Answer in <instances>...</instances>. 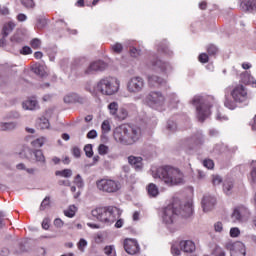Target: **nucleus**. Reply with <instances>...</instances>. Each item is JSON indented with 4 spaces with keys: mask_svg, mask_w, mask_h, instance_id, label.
I'll return each instance as SVG.
<instances>
[{
    "mask_svg": "<svg viewBox=\"0 0 256 256\" xmlns=\"http://www.w3.org/2000/svg\"><path fill=\"white\" fill-rule=\"evenodd\" d=\"M124 249L128 255H137L141 248L139 247V242L135 239L127 238L124 241Z\"/></svg>",
    "mask_w": 256,
    "mask_h": 256,
    "instance_id": "nucleus-14",
    "label": "nucleus"
},
{
    "mask_svg": "<svg viewBox=\"0 0 256 256\" xmlns=\"http://www.w3.org/2000/svg\"><path fill=\"white\" fill-rule=\"evenodd\" d=\"M226 249L230 251L231 256H245L247 255V249L243 242L228 243Z\"/></svg>",
    "mask_w": 256,
    "mask_h": 256,
    "instance_id": "nucleus-11",
    "label": "nucleus"
},
{
    "mask_svg": "<svg viewBox=\"0 0 256 256\" xmlns=\"http://www.w3.org/2000/svg\"><path fill=\"white\" fill-rule=\"evenodd\" d=\"M104 253L107 256H116L115 246L114 245L105 246L104 247Z\"/></svg>",
    "mask_w": 256,
    "mask_h": 256,
    "instance_id": "nucleus-37",
    "label": "nucleus"
},
{
    "mask_svg": "<svg viewBox=\"0 0 256 256\" xmlns=\"http://www.w3.org/2000/svg\"><path fill=\"white\" fill-rule=\"evenodd\" d=\"M96 137H97V130H90L87 133V138L88 139H96Z\"/></svg>",
    "mask_w": 256,
    "mask_h": 256,
    "instance_id": "nucleus-62",
    "label": "nucleus"
},
{
    "mask_svg": "<svg viewBox=\"0 0 256 256\" xmlns=\"http://www.w3.org/2000/svg\"><path fill=\"white\" fill-rule=\"evenodd\" d=\"M242 11H256V0H239Z\"/></svg>",
    "mask_w": 256,
    "mask_h": 256,
    "instance_id": "nucleus-25",
    "label": "nucleus"
},
{
    "mask_svg": "<svg viewBox=\"0 0 256 256\" xmlns=\"http://www.w3.org/2000/svg\"><path fill=\"white\" fill-rule=\"evenodd\" d=\"M203 165L206 167V169H213L215 167V163L211 159L204 160Z\"/></svg>",
    "mask_w": 256,
    "mask_h": 256,
    "instance_id": "nucleus-55",
    "label": "nucleus"
},
{
    "mask_svg": "<svg viewBox=\"0 0 256 256\" xmlns=\"http://www.w3.org/2000/svg\"><path fill=\"white\" fill-rule=\"evenodd\" d=\"M76 207L75 206H70L68 210L64 211V214L66 217H75V211H76Z\"/></svg>",
    "mask_w": 256,
    "mask_h": 256,
    "instance_id": "nucleus-47",
    "label": "nucleus"
},
{
    "mask_svg": "<svg viewBox=\"0 0 256 256\" xmlns=\"http://www.w3.org/2000/svg\"><path fill=\"white\" fill-rule=\"evenodd\" d=\"M249 217H251V211L244 205L235 206L230 215L232 223H247Z\"/></svg>",
    "mask_w": 256,
    "mask_h": 256,
    "instance_id": "nucleus-6",
    "label": "nucleus"
},
{
    "mask_svg": "<svg viewBox=\"0 0 256 256\" xmlns=\"http://www.w3.org/2000/svg\"><path fill=\"white\" fill-rule=\"evenodd\" d=\"M147 101L152 109H158L165 105V96L159 91H151L147 96Z\"/></svg>",
    "mask_w": 256,
    "mask_h": 256,
    "instance_id": "nucleus-10",
    "label": "nucleus"
},
{
    "mask_svg": "<svg viewBox=\"0 0 256 256\" xmlns=\"http://www.w3.org/2000/svg\"><path fill=\"white\" fill-rule=\"evenodd\" d=\"M98 153L99 155H107V153H109V147L105 144H100L98 147Z\"/></svg>",
    "mask_w": 256,
    "mask_h": 256,
    "instance_id": "nucleus-48",
    "label": "nucleus"
},
{
    "mask_svg": "<svg viewBox=\"0 0 256 256\" xmlns=\"http://www.w3.org/2000/svg\"><path fill=\"white\" fill-rule=\"evenodd\" d=\"M214 230L216 233H221L223 231V223L222 222H216L214 224Z\"/></svg>",
    "mask_w": 256,
    "mask_h": 256,
    "instance_id": "nucleus-61",
    "label": "nucleus"
},
{
    "mask_svg": "<svg viewBox=\"0 0 256 256\" xmlns=\"http://www.w3.org/2000/svg\"><path fill=\"white\" fill-rule=\"evenodd\" d=\"M30 45L32 49H39L41 47V40L38 38H34L31 42Z\"/></svg>",
    "mask_w": 256,
    "mask_h": 256,
    "instance_id": "nucleus-53",
    "label": "nucleus"
},
{
    "mask_svg": "<svg viewBox=\"0 0 256 256\" xmlns=\"http://www.w3.org/2000/svg\"><path fill=\"white\" fill-rule=\"evenodd\" d=\"M15 27H16V24L15 22H12V21L4 24L2 28L3 37H9V34L13 33V29H15Z\"/></svg>",
    "mask_w": 256,
    "mask_h": 256,
    "instance_id": "nucleus-27",
    "label": "nucleus"
},
{
    "mask_svg": "<svg viewBox=\"0 0 256 256\" xmlns=\"http://www.w3.org/2000/svg\"><path fill=\"white\" fill-rule=\"evenodd\" d=\"M147 191H148L149 197H157V195H159V188L157 187V185L153 183L148 185Z\"/></svg>",
    "mask_w": 256,
    "mask_h": 256,
    "instance_id": "nucleus-31",
    "label": "nucleus"
},
{
    "mask_svg": "<svg viewBox=\"0 0 256 256\" xmlns=\"http://www.w3.org/2000/svg\"><path fill=\"white\" fill-rule=\"evenodd\" d=\"M148 83L151 87H165L167 85V80L157 75H149Z\"/></svg>",
    "mask_w": 256,
    "mask_h": 256,
    "instance_id": "nucleus-21",
    "label": "nucleus"
},
{
    "mask_svg": "<svg viewBox=\"0 0 256 256\" xmlns=\"http://www.w3.org/2000/svg\"><path fill=\"white\" fill-rule=\"evenodd\" d=\"M130 55H131V57H134V59H137V57H139L141 55V50H139L135 47H132V48H130Z\"/></svg>",
    "mask_w": 256,
    "mask_h": 256,
    "instance_id": "nucleus-54",
    "label": "nucleus"
},
{
    "mask_svg": "<svg viewBox=\"0 0 256 256\" xmlns=\"http://www.w3.org/2000/svg\"><path fill=\"white\" fill-rule=\"evenodd\" d=\"M97 189L103 191V193H117L121 189V183L119 181L111 179H102L96 182Z\"/></svg>",
    "mask_w": 256,
    "mask_h": 256,
    "instance_id": "nucleus-8",
    "label": "nucleus"
},
{
    "mask_svg": "<svg viewBox=\"0 0 256 256\" xmlns=\"http://www.w3.org/2000/svg\"><path fill=\"white\" fill-rule=\"evenodd\" d=\"M240 81L244 83V85L256 87V79L251 75V72L249 71H245L240 75Z\"/></svg>",
    "mask_w": 256,
    "mask_h": 256,
    "instance_id": "nucleus-22",
    "label": "nucleus"
},
{
    "mask_svg": "<svg viewBox=\"0 0 256 256\" xmlns=\"http://www.w3.org/2000/svg\"><path fill=\"white\" fill-rule=\"evenodd\" d=\"M239 235H241V230L239 229V227H232L230 229V237L235 239L239 237Z\"/></svg>",
    "mask_w": 256,
    "mask_h": 256,
    "instance_id": "nucleus-45",
    "label": "nucleus"
},
{
    "mask_svg": "<svg viewBox=\"0 0 256 256\" xmlns=\"http://www.w3.org/2000/svg\"><path fill=\"white\" fill-rule=\"evenodd\" d=\"M101 129L103 133H109V131H111V124H109V121L105 120L101 125Z\"/></svg>",
    "mask_w": 256,
    "mask_h": 256,
    "instance_id": "nucleus-52",
    "label": "nucleus"
},
{
    "mask_svg": "<svg viewBox=\"0 0 256 256\" xmlns=\"http://www.w3.org/2000/svg\"><path fill=\"white\" fill-rule=\"evenodd\" d=\"M215 203H217V200L215 197L211 195H206L202 199V209L204 213H209V211H213L215 208Z\"/></svg>",
    "mask_w": 256,
    "mask_h": 256,
    "instance_id": "nucleus-18",
    "label": "nucleus"
},
{
    "mask_svg": "<svg viewBox=\"0 0 256 256\" xmlns=\"http://www.w3.org/2000/svg\"><path fill=\"white\" fill-rule=\"evenodd\" d=\"M161 179L168 187H175L185 183V174L181 169L173 166H163L157 169L154 179Z\"/></svg>",
    "mask_w": 256,
    "mask_h": 256,
    "instance_id": "nucleus-1",
    "label": "nucleus"
},
{
    "mask_svg": "<svg viewBox=\"0 0 256 256\" xmlns=\"http://www.w3.org/2000/svg\"><path fill=\"white\" fill-rule=\"evenodd\" d=\"M50 203H51V198L45 197V199L42 201V203L40 205L41 211H45V209H47V207H49Z\"/></svg>",
    "mask_w": 256,
    "mask_h": 256,
    "instance_id": "nucleus-50",
    "label": "nucleus"
},
{
    "mask_svg": "<svg viewBox=\"0 0 256 256\" xmlns=\"http://www.w3.org/2000/svg\"><path fill=\"white\" fill-rule=\"evenodd\" d=\"M129 117V112L125 108H120L115 116L118 121H125Z\"/></svg>",
    "mask_w": 256,
    "mask_h": 256,
    "instance_id": "nucleus-32",
    "label": "nucleus"
},
{
    "mask_svg": "<svg viewBox=\"0 0 256 256\" xmlns=\"http://www.w3.org/2000/svg\"><path fill=\"white\" fill-rule=\"evenodd\" d=\"M91 215L101 223H105V225H113L121 217V211L114 206L99 207L93 209Z\"/></svg>",
    "mask_w": 256,
    "mask_h": 256,
    "instance_id": "nucleus-3",
    "label": "nucleus"
},
{
    "mask_svg": "<svg viewBox=\"0 0 256 256\" xmlns=\"http://www.w3.org/2000/svg\"><path fill=\"white\" fill-rule=\"evenodd\" d=\"M21 5L26 9H33V7H35V2L33 0H21Z\"/></svg>",
    "mask_w": 256,
    "mask_h": 256,
    "instance_id": "nucleus-41",
    "label": "nucleus"
},
{
    "mask_svg": "<svg viewBox=\"0 0 256 256\" xmlns=\"http://www.w3.org/2000/svg\"><path fill=\"white\" fill-rule=\"evenodd\" d=\"M235 182L231 179L226 181V195H231L233 193V187Z\"/></svg>",
    "mask_w": 256,
    "mask_h": 256,
    "instance_id": "nucleus-38",
    "label": "nucleus"
},
{
    "mask_svg": "<svg viewBox=\"0 0 256 256\" xmlns=\"http://www.w3.org/2000/svg\"><path fill=\"white\" fill-rule=\"evenodd\" d=\"M212 183L215 187H217V185L223 183V177H221L219 174L212 175Z\"/></svg>",
    "mask_w": 256,
    "mask_h": 256,
    "instance_id": "nucleus-40",
    "label": "nucleus"
},
{
    "mask_svg": "<svg viewBox=\"0 0 256 256\" xmlns=\"http://www.w3.org/2000/svg\"><path fill=\"white\" fill-rule=\"evenodd\" d=\"M143 135L141 127L131 125H121L114 130V139L122 145H135Z\"/></svg>",
    "mask_w": 256,
    "mask_h": 256,
    "instance_id": "nucleus-2",
    "label": "nucleus"
},
{
    "mask_svg": "<svg viewBox=\"0 0 256 256\" xmlns=\"http://www.w3.org/2000/svg\"><path fill=\"white\" fill-rule=\"evenodd\" d=\"M181 251H184V253H193L195 251V242L191 240H182L179 243Z\"/></svg>",
    "mask_w": 256,
    "mask_h": 256,
    "instance_id": "nucleus-23",
    "label": "nucleus"
},
{
    "mask_svg": "<svg viewBox=\"0 0 256 256\" xmlns=\"http://www.w3.org/2000/svg\"><path fill=\"white\" fill-rule=\"evenodd\" d=\"M213 256H225V250L220 246H216L212 253Z\"/></svg>",
    "mask_w": 256,
    "mask_h": 256,
    "instance_id": "nucleus-49",
    "label": "nucleus"
},
{
    "mask_svg": "<svg viewBox=\"0 0 256 256\" xmlns=\"http://www.w3.org/2000/svg\"><path fill=\"white\" fill-rule=\"evenodd\" d=\"M248 241H250V243H254V245H256V235L255 234H250L247 236Z\"/></svg>",
    "mask_w": 256,
    "mask_h": 256,
    "instance_id": "nucleus-63",
    "label": "nucleus"
},
{
    "mask_svg": "<svg viewBox=\"0 0 256 256\" xmlns=\"http://www.w3.org/2000/svg\"><path fill=\"white\" fill-rule=\"evenodd\" d=\"M231 96L237 103H245L248 99L247 89L243 85H238L232 90Z\"/></svg>",
    "mask_w": 256,
    "mask_h": 256,
    "instance_id": "nucleus-12",
    "label": "nucleus"
},
{
    "mask_svg": "<svg viewBox=\"0 0 256 256\" xmlns=\"http://www.w3.org/2000/svg\"><path fill=\"white\" fill-rule=\"evenodd\" d=\"M15 129H17V122L0 121V131H15Z\"/></svg>",
    "mask_w": 256,
    "mask_h": 256,
    "instance_id": "nucleus-26",
    "label": "nucleus"
},
{
    "mask_svg": "<svg viewBox=\"0 0 256 256\" xmlns=\"http://www.w3.org/2000/svg\"><path fill=\"white\" fill-rule=\"evenodd\" d=\"M46 26H47V19L45 18L37 19V23H36L37 29H45Z\"/></svg>",
    "mask_w": 256,
    "mask_h": 256,
    "instance_id": "nucleus-43",
    "label": "nucleus"
},
{
    "mask_svg": "<svg viewBox=\"0 0 256 256\" xmlns=\"http://www.w3.org/2000/svg\"><path fill=\"white\" fill-rule=\"evenodd\" d=\"M56 177H65L66 179H69V177L73 176V170L72 169H64V170H58L55 172Z\"/></svg>",
    "mask_w": 256,
    "mask_h": 256,
    "instance_id": "nucleus-30",
    "label": "nucleus"
},
{
    "mask_svg": "<svg viewBox=\"0 0 256 256\" xmlns=\"http://www.w3.org/2000/svg\"><path fill=\"white\" fill-rule=\"evenodd\" d=\"M151 67L154 71H161L162 73H171L173 66L168 62H163L161 59L154 58L151 61Z\"/></svg>",
    "mask_w": 256,
    "mask_h": 256,
    "instance_id": "nucleus-13",
    "label": "nucleus"
},
{
    "mask_svg": "<svg viewBox=\"0 0 256 256\" xmlns=\"http://www.w3.org/2000/svg\"><path fill=\"white\" fill-rule=\"evenodd\" d=\"M167 130L170 131L171 133H175V131H177V123H175V121L173 120L168 121Z\"/></svg>",
    "mask_w": 256,
    "mask_h": 256,
    "instance_id": "nucleus-42",
    "label": "nucleus"
},
{
    "mask_svg": "<svg viewBox=\"0 0 256 256\" xmlns=\"http://www.w3.org/2000/svg\"><path fill=\"white\" fill-rule=\"evenodd\" d=\"M16 169L18 171H26V173H28V175H35L37 173V171H39V169H37V168H27V166L23 163L17 164Z\"/></svg>",
    "mask_w": 256,
    "mask_h": 256,
    "instance_id": "nucleus-28",
    "label": "nucleus"
},
{
    "mask_svg": "<svg viewBox=\"0 0 256 256\" xmlns=\"http://www.w3.org/2000/svg\"><path fill=\"white\" fill-rule=\"evenodd\" d=\"M213 97L211 96H194L191 104L196 109V117L200 123H203L211 115V103Z\"/></svg>",
    "mask_w": 256,
    "mask_h": 256,
    "instance_id": "nucleus-4",
    "label": "nucleus"
},
{
    "mask_svg": "<svg viewBox=\"0 0 256 256\" xmlns=\"http://www.w3.org/2000/svg\"><path fill=\"white\" fill-rule=\"evenodd\" d=\"M198 59H199L200 63H208L209 55H207L206 53H202L199 55Z\"/></svg>",
    "mask_w": 256,
    "mask_h": 256,
    "instance_id": "nucleus-58",
    "label": "nucleus"
},
{
    "mask_svg": "<svg viewBox=\"0 0 256 256\" xmlns=\"http://www.w3.org/2000/svg\"><path fill=\"white\" fill-rule=\"evenodd\" d=\"M121 82L115 77L102 78L96 86L97 91L102 95H115L119 91Z\"/></svg>",
    "mask_w": 256,
    "mask_h": 256,
    "instance_id": "nucleus-5",
    "label": "nucleus"
},
{
    "mask_svg": "<svg viewBox=\"0 0 256 256\" xmlns=\"http://www.w3.org/2000/svg\"><path fill=\"white\" fill-rule=\"evenodd\" d=\"M46 141H47V138L45 137L37 138L36 140L32 141V146L39 148L42 145H45Z\"/></svg>",
    "mask_w": 256,
    "mask_h": 256,
    "instance_id": "nucleus-39",
    "label": "nucleus"
},
{
    "mask_svg": "<svg viewBox=\"0 0 256 256\" xmlns=\"http://www.w3.org/2000/svg\"><path fill=\"white\" fill-rule=\"evenodd\" d=\"M207 52L209 55H217V53H219V48L213 44H210L207 47Z\"/></svg>",
    "mask_w": 256,
    "mask_h": 256,
    "instance_id": "nucleus-44",
    "label": "nucleus"
},
{
    "mask_svg": "<svg viewBox=\"0 0 256 256\" xmlns=\"http://www.w3.org/2000/svg\"><path fill=\"white\" fill-rule=\"evenodd\" d=\"M84 152H85L86 157H89V158L93 157V145L87 144L84 147Z\"/></svg>",
    "mask_w": 256,
    "mask_h": 256,
    "instance_id": "nucleus-46",
    "label": "nucleus"
},
{
    "mask_svg": "<svg viewBox=\"0 0 256 256\" xmlns=\"http://www.w3.org/2000/svg\"><path fill=\"white\" fill-rule=\"evenodd\" d=\"M107 69V63H105L103 60H97L88 66V68L85 70L86 75H93V73H97L98 71H105Z\"/></svg>",
    "mask_w": 256,
    "mask_h": 256,
    "instance_id": "nucleus-15",
    "label": "nucleus"
},
{
    "mask_svg": "<svg viewBox=\"0 0 256 256\" xmlns=\"http://www.w3.org/2000/svg\"><path fill=\"white\" fill-rule=\"evenodd\" d=\"M177 205V203H172L162 210L161 219L165 225H171L173 221H175V216L177 215Z\"/></svg>",
    "mask_w": 256,
    "mask_h": 256,
    "instance_id": "nucleus-9",
    "label": "nucleus"
},
{
    "mask_svg": "<svg viewBox=\"0 0 256 256\" xmlns=\"http://www.w3.org/2000/svg\"><path fill=\"white\" fill-rule=\"evenodd\" d=\"M111 49L114 53L120 55V53H123V44L116 42L111 45Z\"/></svg>",
    "mask_w": 256,
    "mask_h": 256,
    "instance_id": "nucleus-36",
    "label": "nucleus"
},
{
    "mask_svg": "<svg viewBox=\"0 0 256 256\" xmlns=\"http://www.w3.org/2000/svg\"><path fill=\"white\" fill-rule=\"evenodd\" d=\"M85 247H87V240L81 238L78 242V249L82 253L85 252Z\"/></svg>",
    "mask_w": 256,
    "mask_h": 256,
    "instance_id": "nucleus-51",
    "label": "nucleus"
},
{
    "mask_svg": "<svg viewBox=\"0 0 256 256\" xmlns=\"http://www.w3.org/2000/svg\"><path fill=\"white\" fill-rule=\"evenodd\" d=\"M251 178L253 183H256V167L251 171Z\"/></svg>",
    "mask_w": 256,
    "mask_h": 256,
    "instance_id": "nucleus-64",
    "label": "nucleus"
},
{
    "mask_svg": "<svg viewBox=\"0 0 256 256\" xmlns=\"http://www.w3.org/2000/svg\"><path fill=\"white\" fill-rule=\"evenodd\" d=\"M171 253L173 256H180L181 255V250L176 245H172L171 247Z\"/></svg>",
    "mask_w": 256,
    "mask_h": 256,
    "instance_id": "nucleus-60",
    "label": "nucleus"
},
{
    "mask_svg": "<svg viewBox=\"0 0 256 256\" xmlns=\"http://www.w3.org/2000/svg\"><path fill=\"white\" fill-rule=\"evenodd\" d=\"M21 55H31V53H33V50H31V47L29 46H24L21 51H20Z\"/></svg>",
    "mask_w": 256,
    "mask_h": 256,
    "instance_id": "nucleus-59",
    "label": "nucleus"
},
{
    "mask_svg": "<svg viewBox=\"0 0 256 256\" xmlns=\"http://www.w3.org/2000/svg\"><path fill=\"white\" fill-rule=\"evenodd\" d=\"M37 125L40 129H49V120L45 117H41L38 119Z\"/></svg>",
    "mask_w": 256,
    "mask_h": 256,
    "instance_id": "nucleus-35",
    "label": "nucleus"
},
{
    "mask_svg": "<svg viewBox=\"0 0 256 256\" xmlns=\"http://www.w3.org/2000/svg\"><path fill=\"white\" fill-rule=\"evenodd\" d=\"M32 71L33 73H35V75H39L40 77H45L47 75V72L45 71V66L43 65L32 67Z\"/></svg>",
    "mask_w": 256,
    "mask_h": 256,
    "instance_id": "nucleus-33",
    "label": "nucleus"
},
{
    "mask_svg": "<svg viewBox=\"0 0 256 256\" xmlns=\"http://www.w3.org/2000/svg\"><path fill=\"white\" fill-rule=\"evenodd\" d=\"M32 160L39 167L47 166V158L45 157V154H43V150H39V149L33 150L32 151Z\"/></svg>",
    "mask_w": 256,
    "mask_h": 256,
    "instance_id": "nucleus-17",
    "label": "nucleus"
},
{
    "mask_svg": "<svg viewBox=\"0 0 256 256\" xmlns=\"http://www.w3.org/2000/svg\"><path fill=\"white\" fill-rule=\"evenodd\" d=\"M74 183L77 185V187H83V178H81L80 174L76 175L74 178Z\"/></svg>",
    "mask_w": 256,
    "mask_h": 256,
    "instance_id": "nucleus-56",
    "label": "nucleus"
},
{
    "mask_svg": "<svg viewBox=\"0 0 256 256\" xmlns=\"http://www.w3.org/2000/svg\"><path fill=\"white\" fill-rule=\"evenodd\" d=\"M85 98L81 97L77 93H68L64 96V103H67L68 105H71L73 103H79L80 105H83L85 103Z\"/></svg>",
    "mask_w": 256,
    "mask_h": 256,
    "instance_id": "nucleus-19",
    "label": "nucleus"
},
{
    "mask_svg": "<svg viewBox=\"0 0 256 256\" xmlns=\"http://www.w3.org/2000/svg\"><path fill=\"white\" fill-rule=\"evenodd\" d=\"M186 143H193V145H203V134H195Z\"/></svg>",
    "mask_w": 256,
    "mask_h": 256,
    "instance_id": "nucleus-29",
    "label": "nucleus"
},
{
    "mask_svg": "<svg viewBox=\"0 0 256 256\" xmlns=\"http://www.w3.org/2000/svg\"><path fill=\"white\" fill-rule=\"evenodd\" d=\"M174 203H177V207H180L179 210L176 208L177 215L185 218L193 215V204L191 202H185L184 204H179V202Z\"/></svg>",
    "mask_w": 256,
    "mask_h": 256,
    "instance_id": "nucleus-16",
    "label": "nucleus"
},
{
    "mask_svg": "<svg viewBox=\"0 0 256 256\" xmlns=\"http://www.w3.org/2000/svg\"><path fill=\"white\" fill-rule=\"evenodd\" d=\"M129 165H132L136 171H141L143 169V158L137 156L128 157Z\"/></svg>",
    "mask_w": 256,
    "mask_h": 256,
    "instance_id": "nucleus-24",
    "label": "nucleus"
},
{
    "mask_svg": "<svg viewBox=\"0 0 256 256\" xmlns=\"http://www.w3.org/2000/svg\"><path fill=\"white\" fill-rule=\"evenodd\" d=\"M22 108L25 111H37L39 109V102L35 97L28 98L22 103Z\"/></svg>",
    "mask_w": 256,
    "mask_h": 256,
    "instance_id": "nucleus-20",
    "label": "nucleus"
},
{
    "mask_svg": "<svg viewBox=\"0 0 256 256\" xmlns=\"http://www.w3.org/2000/svg\"><path fill=\"white\" fill-rule=\"evenodd\" d=\"M145 79L141 76H133L129 78L126 84V89L131 95H137L143 93L145 89Z\"/></svg>",
    "mask_w": 256,
    "mask_h": 256,
    "instance_id": "nucleus-7",
    "label": "nucleus"
},
{
    "mask_svg": "<svg viewBox=\"0 0 256 256\" xmlns=\"http://www.w3.org/2000/svg\"><path fill=\"white\" fill-rule=\"evenodd\" d=\"M72 154L76 157V159H79V157H81V148L77 146L73 147Z\"/></svg>",
    "mask_w": 256,
    "mask_h": 256,
    "instance_id": "nucleus-57",
    "label": "nucleus"
},
{
    "mask_svg": "<svg viewBox=\"0 0 256 256\" xmlns=\"http://www.w3.org/2000/svg\"><path fill=\"white\" fill-rule=\"evenodd\" d=\"M108 109L110 111V115H113L114 117H116L119 111V104L117 102H111L108 105Z\"/></svg>",
    "mask_w": 256,
    "mask_h": 256,
    "instance_id": "nucleus-34",
    "label": "nucleus"
}]
</instances>
